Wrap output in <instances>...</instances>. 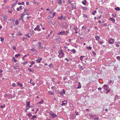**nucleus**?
Segmentation results:
<instances>
[{
  "label": "nucleus",
  "instance_id": "nucleus-57",
  "mask_svg": "<svg viewBox=\"0 0 120 120\" xmlns=\"http://www.w3.org/2000/svg\"><path fill=\"white\" fill-rule=\"evenodd\" d=\"M13 68L15 70H16V69H18V68H17V67H13Z\"/></svg>",
  "mask_w": 120,
  "mask_h": 120
},
{
  "label": "nucleus",
  "instance_id": "nucleus-53",
  "mask_svg": "<svg viewBox=\"0 0 120 120\" xmlns=\"http://www.w3.org/2000/svg\"><path fill=\"white\" fill-rule=\"evenodd\" d=\"M101 16H102V15H100V16H98L97 17V18L98 19H100L101 18Z\"/></svg>",
  "mask_w": 120,
  "mask_h": 120
},
{
  "label": "nucleus",
  "instance_id": "nucleus-48",
  "mask_svg": "<svg viewBox=\"0 0 120 120\" xmlns=\"http://www.w3.org/2000/svg\"><path fill=\"white\" fill-rule=\"evenodd\" d=\"M4 20L5 21L7 20V16H5V17H4Z\"/></svg>",
  "mask_w": 120,
  "mask_h": 120
},
{
  "label": "nucleus",
  "instance_id": "nucleus-32",
  "mask_svg": "<svg viewBox=\"0 0 120 120\" xmlns=\"http://www.w3.org/2000/svg\"><path fill=\"white\" fill-rule=\"evenodd\" d=\"M43 101H44L43 100V99H41V101L39 102L38 103L39 104H41V103L42 102H43Z\"/></svg>",
  "mask_w": 120,
  "mask_h": 120
},
{
  "label": "nucleus",
  "instance_id": "nucleus-62",
  "mask_svg": "<svg viewBox=\"0 0 120 120\" xmlns=\"http://www.w3.org/2000/svg\"><path fill=\"white\" fill-rule=\"evenodd\" d=\"M101 88L100 87H99L98 88V89L99 90H101Z\"/></svg>",
  "mask_w": 120,
  "mask_h": 120
},
{
  "label": "nucleus",
  "instance_id": "nucleus-41",
  "mask_svg": "<svg viewBox=\"0 0 120 120\" xmlns=\"http://www.w3.org/2000/svg\"><path fill=\"white\" fill-rule=\"evenodd\" d=\"M25 36L28 37L29 38H30V36L28 34H26L25 35Z\"/></svg>",
  "mask_w": 120,
  "mask_h": 120
},
{
  "label": "nucleus",
  "instance_id": "nucleus-16",
  "mask_svg": "<svg viewBox=\"0 0 120 120\" xmlns=\"http://www.w3.org/2000/svg\"><path fill=\"white\" fill-rule=\"evenodd\" d=\"M30 102L29 101H27V102L26 103V105L27 106H28L29 107H30Z\"/></svg>",
  "mask_w": 120,
  "mask_h": 120
},
{
  "label": "nucleus",
  "instance_id": "nucleus-17",
  "mask_svg": "<svg viewBox=\"0 0 120 120\" xmlns=\"http://www.w3.org/2000/svg\"><path fill=\"white\" fill-rule=\"evenodd\" d=\"M25 13V12H24L23 13H22L21 15V18L22 19L23 18V17L26 14H24V13Z\"/></svg>",
  "mask_w": 120,
  "mask_h": 120
},
{
  "label": "nucleus",
  "instance_id": "nucleus-9",
  "mask_svg": "<svg viewBox=\"0 0 120 120\" xmlns=\"http://www.w3.org/2000/svg\"><path fill=\"white\" fill-rule=\"evenodd\" d=\"M109 20L112 21V22H114L115 21V19L112 18H110L109 19Z\"/></svg>",
  "mask_w": 120,
  "mask_h": 120
},
{
  "label": "nucleus",
  "instance_id": "nucleus-20",
  "mask_svg": "<svg viewBox=\"0 0 120 120\" xmlns=\"http://www.w3.org/2000/svg\"><path fill=\"white\" fill-rule=\"evenodd\" d=\"M36 116L35 115H33L32 118H31V119L32 120H34V118H36Z\"/></svg>",
  "mask_w": 120,
  "mask_h": 120
},
{
  "label": "nucleus",
  "instance_id": "nucleus-60",
  "mask_svg": "<svg viewBox=\"0 0 120 120\" xmlns=\"http://www.w3.org/2000/svg\"><path fill=\"white\" fill-rule=\"evenodd\" d=\"M50 95H52V94H54V93H53V92H50Z\"/></svg>",
  "mask_w": 120,
  "mask_h": 120
},
{
  "label": "nucleus",
  "instance_id": "nucleus-5",
  "mask_svg": "<svg viewBox=\"0 0 120 120\" xmlns=\"http://www.w3.org/2000/svg\"><path fill=\"white\" fill-rule=\"evenodd\" d=\"M115 40L112 38H110L108 42V43L111 44H112L114 43Z\"/></svg>",
  "mask_w": 120,
  "mask_h": 120
},
{
  "label": "nucleus",
  "instance_id": "nucleus-11",
  "mask_svg": "<svg viewBox=\"0 0 120 120\" xmlns=\"http://www.w3.org/2000/svg\"><path fill=\"white\" fill-rule=\"evenodd\" d=\"M30 34L31 35H33L34 33V31L33 30H30Z\"/></svg>",
  "mask_w": 120,
  "mask_h": 120
},
{
  "label": "nucleus",
  "instance_id": "nucleus-58",
  "mask_svg": "<svg viewBox=\"0 0 120 120\" xmlns=\"http://www.w3.org/2000/svg\"><path fill=\"white\" fill-rule=\"evenodd\" d=\"M112 81L111 80H110V81H109L108 82V83L109 84L111 83H112Z\"/></svg>",
  "mask_w": 120,
  "mask_h": 120
},
{
  "label": "nucleus",
  "instance_id": "nucleus-19",
  "mask_svg": "<svg viewBox=\"0 0 120 120\" xmlns=\"http://www.w3.org/2000/svg\"><path fill=\"white\" fill-rule=\"evenodd\" d=\"M114 9L116 11H119L120 10V8L118 7L117 8H115Z\"/></svg>",
  "mask_w": 120,
  "mask_h": 120
},
{
  "label": "nucleus",
  "instance_id": "nucleus-44",
  "mask_svg": "<svg viewBox=\"0 0 120 120\" xmlns=\"http://www.w3.org/2000/svg\"><path fill=\"white\" fill-rule=\"evenodd\" d=\"M112 16L114 17H115L116 16V14H113L112 15Z\"/></svg>",
  "mask_w": 120,
  "mask_h": 120
},
{
  "label": "nucleus",
  "instance_id": "nucleus-27",
  "mask_svg": "<svg viewBox=\"0 0 120 120\" xmlns=\"http://www.w3.org/2000/svg\"><path fill=\"white\" fill-rule=\"evenodd\" d=\"M86 48L88 50H91L92 49V47L90 46L87 47Z\"/></svg>",
  "mask_w": 120,
  "mask_h": 120
},
{
  "label": "nucleus",
  "instance_id": "nucleus-8",
  "mask_svg": "<svg viewBox=\"0 0 120 120\" xmlns=\"http://www.w3.org/2000/svg\"><path fill=\"white\" fill-rule=\"evenodd\" d=\"M62 103L61 104V105L62 106H63L67 103V101L66 100H64L63 101H62Z\"/></svg>",
  "mask_w": 120,
  "mask_h": 120
},
{
  "label": "nucleus",
  "instance_id": "nucleus-6",
  "mask_svg": "<svg viewBox=\"0 0 120 120\" xmlns=\"http://www.w3.org/2000/svg\"><path fill=\"white\" fill-rule=\"evenodd\" d=\"M58 91V92L59 94L61 95H63L65 94V91L64 89L63 90V91H61L60 92L59 91Z\"/></svg>",
  "mask_w": 120,
  "mask_h": 120
},
{
  "label": "nucleus",
  "instance_id": "nucleus-63",
  "mask_svg": "<svg viewBox=\"0 0 120 120\" xmlns=\"http://www.w3.org/2000/svg\"><path fill=\"white\" fill-rule=\"evenodd\" d=\"M103 43V42H102V41H100V42H99V43H100V44L101 45Z\"/></svg>",
  "mask_w": 120,
  "mask_h": 120
},
{
  "label": "nucleus",
  "instance_id": "nucleus-61",
  "mask_svg": "<svg viewBox=\"0 0 120 120\" xmlns=\"http://www.w3.org/2000/svg\"><path fill=\"white\" fill-rule=\"evenodd\" d=\"M110 91V89H108V90L106 91V93H108Z\"/></svg>",
  "mask_w": 120,
  "mask_h": 120
},
{
  "label": "nucleus",
  "instance_id": "nucleus-30",
  "mask_svg": "<svg viewBox=\"0 0 120 120\" xmlns=\"http://www.w3.org/2000/svg\"><path fill=\"white\" fill-rule=\"evenodd\" d=\"M85 56H81L80 57V60H81L84 57H85Z\"/></svg>",
  "mask_w": 120,
  "mask_h": 120
},
{
  "label": "nucleus",
  "instance_id": "nucleus-31",
  "mask_svg": "<svg viewBox=\"0 0 120 120\" xmlns=\"http://www.w3.org/2000/svg\"><path fill=\"white\" fill-rule=\"evenodd\" d=\"M71 51H72V52L74 53H75L76 52V51L74 49H73L72 50H71Z\"/></svg>",
  "mask_w": 120,
  "mask_h": 120
},
{
  "label": "nucleus",
  "instance_id": "nucleus-24",
  "mask_svg": "<svg viewBox=\"0 0 120 120\" xmlns=\"http://www.w3.org/2000/svg\"><path fill=\"white\" fill-rule=\"evenodd\" d=\"M12 60L14 61V62H16L17 61V60L15 59V57H13V58L12 59Z\"/></svg>",
  "mask_w": 120,
  "mask_h": 120
},
{
  "label": "nucleus",
  "instance_id": "nucleus-33",
  "mask_svg": "<svg viewBox=\"0 0 120 120\" xmlns=\"http://www.w3.org/2000/svg\"><path fill=\"white\" fill-rule=\"evenodd\" d=\"M63 17V15H62L61 16V17H58V19H59V20H61L62 18Z\"/></svg>",
  "mask_w": 120,
  "mask_h": 120
},
{
  "label": "nucleus",
  "instance_id": "nucleus-40",
  "mask_svg": "<svg viewBox=\"0 0 120 120\" xmlns=\"http://www.w3.org/2000/svg\"><path fill=\"white\" fill-rule=\"evenodd\" d=\"M19 21H18L17 20L15 22V24L16 25H18L19 24Z\"/></svg>",
  "mask_w": 120,
  "mask_h": 120
},
{
  "label": "nucleus",
  "instance_id": "nucleus-21",
  "mask_svg": "<svg viewBox=\"0 0 120 120\" xmlns=\"http://www.w3.org/2000/svg\"><path fill=\"white\" fill-rule=\"evenodd\" d=\"M0 41H2V42H3L4 41V39L3 37H0Z\"/></svg>",
  "mask_w": 120,
  "mask_h": 120
},
{
  "label": "nucleus",
  "instance_id": "nucleus-45",
  "mask_svg": "<svg viewBox=\"0 0 120 120\" xmlns=\"http://www.w3.org/2000/svg\"><path fill=\"white\" fill-rule=\"evenodd\" d=\"M12 48H13V49L14 50H15V49H16V47L15 46H13L12 47Z\"/></svg>",
  "mask_w": 120,
  "mask_h": 120
},
{
  "label": "nucleus",
  "instance_id": "nucleus-22",
  "mask_svg": "<svg viewBox=\"0 0 120 120\" xmlns=\"http://www.w3.org/2000/svg\"><path fill=\"white\" fill-rule=\"evenodd\" d=\"M30 50L31 51H32L33 52L35 51V52H36V49H34V48H32L30 49Z\"/></svg>",
  "mask_w": 120,
  "mask_h": 120
},
{
  "label": "nucleus",
  "instance_id": "nucleus-3",
  "mask_svg": "<svg viewBox=\"0 0 120 120\" xmlns=\"http://www.w3.org/2000/svg\"><path fill=\"white\" fill-rule=\"evenodd\" d=\"M59 54L58 55V57L60 58H63L64 54L63 53L62 51H60V52L58 51Z\"/></svg>",
  "mask_w": 120,
  "mask_h": 120
},
{
  "label": "nucleus",
  "instance_id": "nucleus-56",
  "mask_svg": "<svg viewBox=\"0 0 120 120\" xmlns=\"http://www.w3.org/2000/svg\"><path fill=\"white\" fill-rule=\"evenodd\" d=\"M103 25L105 26H107V23H105Z\"/></svg>",
  "mask_w": 120,
  "mask_h": 120
},
{
  "label": "nucleus",
  "instance_id": "nucleus-54",
  "mask_svg": "<svg viewBox=\"0 0 120 120\" xmlns=\"http://www.w3.org/2000/svg\"><path fill=\"white\" fill-rule=\"evenodd\" d=\"M81 87V85H79V86L77 87V88L78 89L80 88Z\"/></svg>",
  "mask_w": 120,
  "mask_h": 120
},
{
  "label": "nucleus",
  "instance_id": "nucleus-2",
  "mask_svg": "<svg viewBox=\"0 0 120 120\" xmlns=\"http://www.w3.org/2000/svg\"><path fill=\"white\" fill-rule=\"evenodd\" d=\"M90 117L94 120H99V118L98 116H96L95 115H90Z\"/></svg>",
  "mask_w": 120,
  "mask_h": 120
},
{
  "label": "nucleus",
  "instance_id": "nucleus-47",
  "mask_svg": "<svg viewBox=\"0 0 120 120\" xmlns=\"http://www.w3.org/2000/svg\"><path fill=\"white\" fill-rule=\"evenodd\" d=\"M12 86L14 87H15V83H12Z\"/></svg>",
  "mask_w": 120,
  "mask_h": 120
},
{
  "label": "nucleus",
  "instance_id": "nucleus-55",
  "mask_svg": "<svg viewBox=\"0 0 120 120\" xmlns=\"http://www.w3.org/2000/svg\"><path fill=\"white\" fill-rule=\"evenodd\" d=\"M34 61H32V62H31V65H32L34 64Z\"/></svg>",
  "mask_w": 120,
  "mask_h": 120
},
{
  "label": "nucleus",
  "instance_id": "nucleus-15",
  "mask_svg": "<svg viewBox=\"0 0 120 120\" xmlns=\"http://www.w3.org/2000/svg\"><path fill=\"white\" fill-rule=\"evenodd\" d=\"M95 38L97 40H98V39H99L100 38V37L98 36H96L95 37Z\"/></svg>",
  "mask_w": 120,
  "mask_h": 120
},
{
  "label": "nucleus",
  "instance_id": "nucleus-46",
  "mask_svg": "<svg viewBox=\"0 0 120 120\" xmlns=\"http://www.w3.org/2000/svg\"><path fill=\"white\" fill-rule=\"evenodd\" d=\"M75 113L76 115H79L78 113L77 112V111L75 110Z\"/></svg>",
  "mask_w": 120,
  "mask_h": 120
},
{
  "label": "nucleus",
  "instance_id": "nucleus-52",
  "mask_svg": "<svg viewBox=\"0 0 120 120\" xmlns=\"http://www.w3.org/2000/svg\"><path fill=\"white\" fill-rule=\"evenodd\" d=\"M55 13H54L53 14V16L52 17H51V18L52 19L53 17L55 16Z\"/></svg>",
  "mask_w": 120,
  "mask_h": 120
},
{
  "label": "nucleus",
  "instance_id": "nucleus-23",
  "mask_svg": "<svg viewBox=\"0 0 120 120\" xmlns=\"http://www.w3.org/2000/svg\"><path fill=\"white\" fill-rule=\"evenodd\" d=\"M50 68H52L53 67V65L52 64H51L49 65Z\"/></svg>",
  "mask_w": 120,
  "mask_h": 120
},
{
  "label": "nucleus",
  "instance_id": "nucleus-51",
  "mask_svg": "<svg viewBox=\"0 0 120 120\" xmlns=\"http://www.w3.org/2000/svg\"><path fill=\"white\" fill-rule=\"evenodd\" d=\"M93 55L94 56H95L96 55V53L94 52H93Z\"/></svg>",
  "mask_w": 120,
  "mask_h": 120
},
{
  "label": "nucleus",
  "instance_id": "nucleus-37",
  "mask_svg": "<svg viewBox=\"0 0 120 120\" xmlns=\"http://www.w3.org/2000/svg\"><path fill=\"white\" fill-rule=\"evenodd\" d=\"M38 44L39 46H41V43L40 42H38Z\"/></svg>",
  "mask_w": 120,
  "mask_h": 120
},
{
  "label": "nucleus",
  "instance_id": "nucleus-42",
  "mask_svg": "<svg viewBox=\"0 0 120 120\" xmlns=\"http://www.w3.org/2000/svg\"><path fill=\"white\" fill-rule=\"evenodd\" d=\"M58 3L59 5H61L62 3L61 1H59L58 2Z\"/></svg>",
  "mask_w": 120,
  "mask_h": 120
},
{
  "label": "nucleus",
  "instance_id": "nucleus-13",
  "mask_svg": "<svg viewBox=\"0 0 120 120\" xmlns=\"http://www.w3.org/2000/svg\"><path fill=\"white\" fill-rule=\"evenodd\" d=\"M82 2L84 5H86V0H84V1H82Z\"/></svg>",
  "mask_w": 120,
  "mask_h": 120
},
{
  "label": "nucleus",
  "instance_id": "nucleus-1",
  "mask_svg": "<svg viewBox=\"0 0 120 120\" xmlns=\"http://www.w3.org/2000/svg\"><path fill=\"white\" fill-rule=\"evenodd\" d=\"M68 33V31H62L59 32L58 34L59 35H66Z\"/></svg>",
  "mask_w": 120,
  "mask_h": 120
},
{
  "label": "nucleus",
  "instance_id": "nucleus-4",
  "mask_svg": "<svg viewBox=\"0 0 120 120\" xmlns=\"http://www.w3.org/2000/svg\"><path fill=\"white\" fill-rule=\"evenodd\" d=\"M49 115L51 116V118H55L57 117V116L56 114L53 112H51L49 113Z\"/></svg>",
  "mask_w": 120,
  "mask_h": 120
},
{
  "label": "nucleus",
  "instance_id": "nucleus-59",
  "mask_svg": "<svg viewBox=\"0 0 120 120\" xmlns=\"http://www.w3.org/2000/svg\"><path fill=\"white\" fill-rule=\"evenodd\" d=\"M8 13H12V11H8Z\"/></svg>",
  "mask_w": 120,
  "mask_h": 120
},
{
  "label": "nucleus",
  "instance_id": "nucleus-43",
  "mask_svg": "<svg viewBox=\"0 0 120 120\" xmlns=\"http://www.w3.org/2000/svg\"><path fill=\"white\" fill-rule=\"evenodd\" d=\"M36 62L37 63H40L41 62V61L38 59L37 60Z\"/></svg>",
  "mask_w": 120,
  "mask_h": 120
},
{
  "label": "nucleus",
  "instance_id": "nucleus-7",
  "mask_svg": "<svg viewBox=\"0 0 120 120\" xmlns=\"http://www.w3.org/2000/svg\"><path fill=\"white\" fill-rule=\"evenodd\" d=\"M39 27L40 26L39 25H38L37 26V27L35 28L34 29V30L35 31L37 30H38L39 31H40L41 30L39 28Z\"/></svg>",
  "mask_w": 120,
  "mask_h": 120
},
{
  "label": "nucleus",
  "instance_id": "nucleus-50",
  "mask_svg": "<svg viewBox=\"0 0 120 120\" xmlns=\"http://www.w3.org/2000/svg\"><path fill=\"white\" fill-rule=\"evenodd\" d=\"M56 87L55 86H52L51 87V89H55V88H56Z\"/></svg>",
  "mask_w": 120,
  "mask_h": 120
},
{
  "label": "nucleus",
  "instance_id": "nucleus-35",
  "mask_svg": "<svg viewBox=\"0 0 120 120\" xmlns=\"http://www.w3.org/2000/svg\"><path fill=\"white\" fill-rule=\"evenodd\" d=\"M97 12V11L96 10H95L94 12H93L92 13V14L93 15H95V13H96Z\"/></svg>",
  "mask_w": 120,
  "mask_h": 120
},
{
  "label": "nucleus",
  "instance_id": "nucleus-64",
  "mask_svg": "<svg viewBox=\"0 0 120 120\" xmlns=\"http://www.w3.org/2000/svg\"><path fill=\"white\" fill-rule=\"evenodd\" d=\"M67 77L66 76H65L64 77V80H65L67 78Z\"/></svg>",
  "mask_w": 120,
  "mask_h": 120
},
{
  "label": "nucleus",
  "instance_id": "nucleus-29",
  "mask_svg": "<svg viewBox=\"0 0 120 120\" xmlns=\"http://www.w3.org/2000/svg\"><path fill=\"white\" fill-rule=\"evenodd\" d=\"M5 105L4 104L1 106V107L2 108H3L5 107Z\"/></svg>",
  "mask_w": 120,
  "mask_h": 120
},
{
  "label": "nucleus",
  "instance_id": "nucleus-10",
  "mask_svg": "<svg viewBox=\"0 0 120 120\" xmlns=\"http://www.w3.org/2000/svg\"><path fill=\"white\" fill-rule=\"evenodd\" d=\"M11 95V94H5L4 95V97L7 98L10 97V96Z\"/></svg>",
  "mask_w": 120,
  "mask_h": 120
},
{
  "label": "nucleus",
  "instance_id": "nucleus-34",
  "mask_svg": "<svg viewBox=\"0 0 120 120\" xmlns=\"http://www.w3.org/2000/svg\"><path fill=\"white\" fill-rule=\"evenodd\" d=\"M103 87L104 88H105L107 87H108L107 86V85L106 84H105L103 86Z\"/></svg>",
  "mask_w": 120,
  "mask_h": 120
},
{
  "label": "nucleus",
  "instance_id": "nucleus-49",
  "mask_svg": "<svg viewBox=\"0 0 120 120\" xmlns=\"http://www.w3.org/2000/svg\"><path fill=\"white\" fill-rule=\"evenodd\" d=\"M27 39V38H22V40L23 41H24L25 39Z\"/></svg>",
  "mask_w": 120,
  "mask_h": 120
},
{
  "label": "nucleus",
  "instance_id": "nucleus-36",
  "mask_svg": "<svg viewBox=\"0 0 120 120\" xmlns=\"http://www.w3.org/2000/svg\"><path fill=\"white\" fill-rule=\"evenodd\" d=\"M82 29H84L85 30H86V27L83 26L82 27Z\"/></svg>",
  "mask_w": 120,
  "mask_h": 120
},
{
  "label": "nucleus",
  "instance_id": "nucleus-18",
  "mask_svg": "<svg viewBox=\"0 0 120 120\" xmlns=\"http://www.w3.org/2000/svg\"><path fill=\"white\" fill-rule=\"evenodd\" d=\"M20 56V54L19 53L17 54H16L15 56V57L17 58L18 57V56Z\"/></svg>",
  "mask_w": 120,
  "mask_h": 120
},
{
  "label": "nucleus",
  "instance_id": "nucleus-38",
  "mask_svg": "<svg viewBox=\"0 0 120 120\" xmlns=\"http://www.w3.org/2000/svg\"><path fill=\"white\" fill-rule=\"evenodd\" d=\"M117 59L118 60H120V56H117L116 57Z\"/></svg>",
  "mask_w": 120,
  "mask_h": 120
},
{
  "label": "nucleus",
  "instance_id": "nucleus-26",
  "mask_svg": "<svg viewBox=\"0 0 120 120\" xmlns=\"http://www.w3.org/2000/svg\"><path fill=\"white\" fill-rule=\"evenodd\" d=\"M28 70H29V71L30 72H33L34 71V69H31V68H29L28 69Z\"/></svg>",
  "mask_w": 120,
  "mask_h": 120
},
{
  "label": "nucleus",
  "instance_id": "nucleus-25",
  "mask_svg": "<svg viewBox=\"0 0 120 120\" xmlns=\"http://www.w3.org/2000/svg\"><path fill=\"white\" fill-rule=\"evenodd\" d=\"M27 116L30 118L32 116V114L30 113H29L27 115Z\"/></svg>",
  "mask_w": 120,
  "mask_h": 120
},
{
  "label": "nucleus",
  "instance_id": "nucleus-14",
  "mask_svg": "<svg viewBox=\"0 0 120 120\" xmlns=\"http://www.w3.org/2000/svg\"><path fill=\"white\" fill-rule=\"evenodd\" d=\"M16 83L18 86H20L21 87H22L23 85L22 84H21L19 82H17Z\"/></svg>",
  "mask_w": 120,
  "mask_h": 120
},
{
  "label": "nucleus",
  "instance_id": "nucleus-28",
  "mask_svg": "<svg viewBox=\"0 0 120 120\" xmlns=\"http://www.w3.org/2000/svg\"><path fill=\"white\" fill-rule=\"evenodd\" d=\"M82 8L84 10H86L87 9V8L86 7H82Z\"/></svg>",
  "mask_w": 120,
  "mask_h": 120
},
{
  "label": "nucleus",
  "instance_id": "nucleus-39",
  "mask_svg": "<svg viewBox=\"0 0 120 120\" xmlns=\"http://www.w3.org/2000/svg\"><path fill=\"white\" fill-rule=\"evenodd\" d=\"M28 63V62L27 61H26L24 62L23 63H22L24 65H25L27 63Z\"/></svg>",
  "mask_w": 120,
  "mask_h": 120
},
{
  "label": "nucleus",
  "instance_id": "nucleus-12",
  "mask_svg": "<svg viewBox=\"0 0 120 120\" xmlns=\"http://www.w3.org/2000/svg\"><path fill=\"white\" fill-rule=\"evenodd\" d=\"M71 6L72 9L73 10L76 9V7L74 6V4H71Z\"/></svg>",
  "mask_w": 120,
  "mask_h": 120
}]
</instances>
